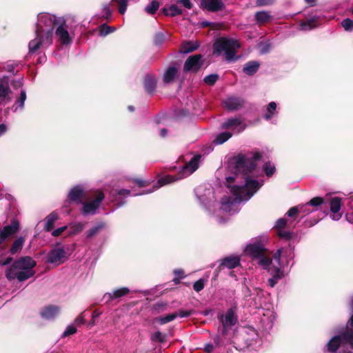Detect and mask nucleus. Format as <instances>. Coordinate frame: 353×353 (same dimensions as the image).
Masks as SVG:
<instances>
[{
	"label": "nucleus",
	"instance_id": "1",
	"mask_svg": "<svg viewBox=\"0 0 353 353\" xmlns=\"http://www.w3.org/2000/svg\"><path fill=\"white\" fill-rule=\"evenodd\" d=\"M261 157L259 152H250L239 154L234 159L235 176L225 179L232 196H225L222 198L219 213H236L239 210V204L248 201L262 185L263 181L259 182L247 176L256 168Z\"/></svg>",
	"mask_w": 353,
	"mask_h": 353
},
{
	"label": "nucleus",
	"instance_id": "2",
	"mask_svg": "<svg viewBox=\"0 0 353 353\" xmlns=\"http://www.w3.org/2000/svg\"><path fill=\"white\" fill-rule=\"evenodd\" d=\"M62 23H64L62 17L46 12L39 14L35 29L36 38L29 42V52L34 53L41 47L47 48L51 45L54 28Z\"/></svg>",
	"mask_w": 353,
	"mask_h": 353
},
{
	"label": "nucleus",
	"instance_id": "3",
	"mask_svg": "<svg viewBox=\"0 0 353 353\" xmlns=\"http://www.w3.org/2000/svg\"><path fill=\"white\" fill-rule=\"evenodd\" d=\"M35 265L36 261L30 256L21 257L7 268L6 276L9 281H26L34 275Z\"/></svg>",
	"mask_w": 353,
	"mask_h": 353
},
{
	"label": "nucleus",
	"instance_id": "4",
	"mask_svg": "<svg viewBox=\"0 0 353 353\" xmlns=\"http://www.w3.org/2000/svg\"><path fill=\"white\" fill-rule=\"evenodd\" d=\"M201 155L196 154L193 156L191 159L183 166L178 174L176 176L174 175H166L160 178L158 181L154 184L152 189L145 190L144 192L132 194L133 196L141 195L143 194H150L156 190L159 189L163 185L171 183L176 181L180 180L185 177H187L195 172L199 166Z\"/></svg>",
	"mask_w": 353,
	"mask_h": 353
},
{
	"label": "nucleus",
	"instance_id": "5",
	"mask_svg": "<svg viewBox=\"0 0 353 353\" xmlns=\"http://www.w3.org/2000/svg\"><path fill=\"white\" fill-rule=\"evenodd\" d=\"M341 345H349L353 348V296L350 301V317L347 324V329L339 335L333 336L326 345V351L336 352Z\"/></svg>",
	"mask_w": 353,
	"mask_h": 353
},
{
	"label": "nucleus",
	"instance_id": "6",
	"mask_svg": "<svg viewBox=\"0 0 353 353\" xmlns=\"http://www.w3.org/2000/svg\"><path fill=\"white\" fill-rule=\"evenodd\" d=\"M240 47L241 44L237 39L220 37L214 43L213 54L217 57L223 54L227 61H234L238 59L236 53Z\"/></svg>",
	"mask_w": 353,
	"mask_h": 353
},
{
	"label": "nucleus",
	"instance_id": "7",
	"mask_svg": "<svg viewBox=\"0 0 353 353\" xmlns=\"http://www.w3.org/2000/svg\"><path fill=\"white\" fill-rule=\"evenodd\" d=\"M283 252V250L282 248L279 249L274 255V260L276 265H272L271 263L268 268H265L272 275V277L268 279V284L271 288L274 287L278 280L281 279L284 276L282 268H284L285 265L283 262L281 261Z\"/></svg>",
	"mask_w": 353,
	"mask_h": 353
},
{
	"label": "nucleus",
	"instance_id": "8",
	"mask_svg": "<svg viewBox=\"0 0 353 353\" xmlns=\"http://www.w3.org/2000/svg\"><path fill=\"white\" fill-rule=\"evenodd\" d=\"M246 252L256 261V263L263 268H268L272 263V261L265 256L264 245L260 242L250 244L246 247Z\"/></svg>",
	"mask_w": 353,
	"mask_h": 353
},
{
	"label": "nucleus",
	"instance_id": "9",
	"mask_svg": "<svg viewBox=\"0 0 353 353\" xmlns=\"http://www.w3.org/2000/svg\"><path fill=\"white\" fill-rule=\"evenodd\" d=\"M259 314L261 316V322L265 329H271L276 318L272 304L268 303L265 305V308H260L259 310Z\"/></svg>",
	"mask_w": 353,
	"mask_h": 353
},
{
	"label": "nucleus",
	"instance_id": "10",
	"mask_svg": "<svg viewBox=\"0 0 353 353\" xmlns=\"http://www.w3.org/2000/svg\"><path fill=\"white\" fill-rule=\"evenodd\" d=\"M196 195L201 204L206 208H209L214 201V192L212 188H207L204 185H200L195 189Z\"/></svg>",
	"mask_w": 353,
	"mask_h": 353
},
{
	"label": "nucleus",
	"instance_id": "11",
	"mask_svg": "<svg viewBox=\"0 0 353 353\" xmlns=\"http://www.w3.org/2000/svg\"><path fill=\"white\" fill-rule=\"evenodd\" d=\"M236 307L228 309L225 314L219 316V319L223 326V334L226 333L227 329L234 325L237 322V317L235 315Z\"/></svg>",
	"mask_w": 353,
	"mask_h": 353
},
{
	"label": "nucleus",
	"instance_id": "12",
	"mask_svg": "<svg viewBox=\"0 0 353 353\" xmlns=\"http://www.w3.org/2000/svg\"><path fill=\"white\" fill-rule=\"evenodd\" d=\"M245 125L242 123L239 118H231L225 121L221 124V129L227 130V131H232L233 133H239L244 130Z\"/></svg>",
	"mask_w": 353,
	"mask_h": 353
},
{
	"label": "nucleus",
	"instance_id": "13",
	"mask_svg": "<svg viewBox=\"0 0 353 353\" xmlns=\"http://www.w3.org/2000/svg\"><path fill=\"white\" fill-rule=\"evenodd\" d=\"M203 65L202 56L201 54H194L190 56L185 61L183 70L185 72H196Z\"/></svg>",
	"mask_w": 353,
	"mask_h": 353
},
{
	"label": "nucleus",
	"instance_id": "14",
	"mask_svg": "<svg viewBox=\"0 0 353 353\" xmlns=\"http://www.w3.org/2000/svg\"><path fill=\"white\" fill-rule=\"evenodd\" d=\"M323 203V199L321 197H314L308 203L299 205V211L300 214H309L310 213L317 210L318 206Z\"/></svg>",
	"mask_w": 353,
	"mask_h": 353
},
{
	"label": "nucleus",
	"instance_id": "15",
	"mask_svg": "<svg viewBox=\"0 0 353 353\" xmlns=\"http://www.w3.org/2000/svg\"><path fill=\"white\" fill-rule=\"evenodd\" d=\"M104 199V194L103 192H99L94 200L91 202L85 203L82 208V213L85 215L94 214L96 210L99 207V205L102 200Z\"/></svg>",
	"mask_w": 353,
	"mask_h": 353
},
{
	"label": "nucleus",
	"instance_id": "16",
	"mask_svg": "<svg viewBox=\"0 0 353 353\" xmlns=\"http://www.w3.org/2000/svg\"><path fill=\"white\" fill-rule=\"evenodd\" d=\"M12 92L5 78H0V105L6 104L12 99Z\"/></svg>",
	"mask_w": 353,
	"mask_h": 353
},
{
	"label": "nucleus",
	"instance_id": "17",
	"mask_svg": "<svg viewBox=\"0 0 353 353\" xmlns=\"http://www.w3.org/2000/svg\"><path fill=\"white\" fill-rule=\"evenodd\" d=\"M201 8L210 12L223 10L224 3L222 0H201Z\"/></svg>",
	"mask_w": 353,
	"mask_h": 353
},
{
	"label": "nucleus",
	"instance_id": "18",
	"mask_svg": "<svg viewBox=\"0 0 353 353\" xmlns=\"http://www.w3.org/2000/svg\"><path fill=\"white\" fill-rule=\"evenodd\" d=\"M330 207L332 212L330 218L334 221H339L342 216L341 214L339 213L341 208V199L339 197H334L331 199Z\"/></svg>",
	"mask_w": 353,
	"mask_h": 353
},
{
	"label": "nucleus",
	"instance_id": "19",
	"mask_svg": "<svg viewBox=\"0 0 353 353\" xmlns=\"http://www.w3.org/2000/svg\"><path fill=\"white\" fill-rule=\"evenodd\" d=\"M19 228V224L17 221H12L10 225L4 227L0 230V245L8 236L15 234Z\"/></svg>",
	"mask_w": 353,
	"mask_h": 353
},
{
	"label": "nucleus",
	"instance_id": "20",
	"mask_svg": "<svg viewBox=\"0 0 353 353\" xmlns=\"http://www.w3.org/2000/svg\"><path fill=\"white\" fill-rule=\"evenodd\" d=\"M224 107L228 110H237L244 105V101L239 97H229L223 102Z\"/></svg>",
	"mask_w": 353,
	"mask_h": 353
},
{
	"label": "nucleus",
	"instance_id": "21",
	"mask_svg": "<svg viewBox=\"0 0 353 353\" xmlns=\"http://www.w3.org/2000/svg\"><path fill=\"white\" fill-rule=\"evenodd\" d=\"M56 30V35L58 37L60 42L63 45L69 44L72 42V38L70 37L68 30L66 29L65 23L61 25H57Z\"/></svg>",
	"mask_w": 353,
	"mask_h": 353
},
{
	"label": "nucleus",
	"instance_id": "22",
	"mask_svg": "<svg viewBox=\"0 0 353 353\" xmlns=\"http://www.w3.org/2000/svg\"><path fill=\"white\" fill-rule=\"evenodd\" d=\"M60 309L58 306L49 305L44 307L41 312V316L46 320H52L59 314Z\"/></svg>",
	"mask_w": 353,
	"mask_h": 353
},
{
	"label": "nucleus",
	"instance_id": "23",
	"mask_svg": "<svg viewBox=\"0 0 353 353\" xmlns=\"http://www.w3.org/2000/svg\"><path fill=\"white\" fill-rule=\"evenodd\" d=\"M65 254V252L63 248H55L49 253L48 261L50 263H59Z\"/></svg>",
	"mask_w": 353,
	"mask_h": 353
},
{
	"label": "nucleus",
	"instance_id": "24",
	"mask_svg": "<svg viewBox=\"0 0 353 353\" xmlns=\"http://www.w3.org/2000/svg\"><path fill=\"white\" fill-rule=\"evenodd\" d=\"M83 194V190L81 186L74 187L70 190L68 194V200L70 201L82 203L81 197Z\"/></svg>",
	"mask_w": 353,
	"mask_h": 353
},
{
	"label": "nucleus",
	"instance_id": "25",
	"mask_svg": "<svg viewBox=\"0 0 353 353\" xmlns=\"http://www.w3.org/2000/svg\"><path fill=\"white\" fill-rule=\"evenodd\" d=\"M130 292L128 288H121L114 290L112 293L105 294L103 298L107 302L111 301L115 299L122 297Z\"/></svg>",
	"mask_w": 353,
	"mask_h": 353
},
{
	"label": "nucleus",
	"instance_id": "26",
	"mask_svg": "<svg viewBox=\"0 0 353 353\" xmlns=\"http://www.w3.org/2000/svg\"><path fill=\"white\" fill-rule=\"evenodd\" d=\"M240 264V259L238 256H229L221 260V265L228 269H233L239 266Z\"/></svg>",
	"mask_w": 353,
	"mask_h": 353
},
{
	"label": "nucleus",
	"instance_id": "27",
	"mask_svg": "<svg viewBox=\"0 0 353 353\" xmlns=\"http://www.w3.org/2000/svg\"><path fill=\"white\" fill-rule=\"evenodd\" d=\"M199 46L200 44L198 41H185L181 44L179 51L181 54H188L196 50Z\"/></svg>",
	"mask_w": 353,
	"mask_h": 353
},
{
	"label": "nucleus",
	"instance_id": "28",
	"mask_svg": "<svg viewBox=\"0 0 353 353\" xmlns=\"http://www.w3.org/2000/svg\"><path fill=\"white\" fill-rule=\"evenodd\" d=\"M321 23L320 17L314 16L309 19L308 20L303 21L301 23V29L302 30H310L315 27L318 26V25Z\"/></svg>",
	"mask_w": 353,
	"mask_h": 353
},
{
	"label": "nucleus",
	"instance_id": "29",
	"mask_svg": "<svg viewBox=\"0 0 353 353\" xmlns=\"http://www.w3.org/2000/svg\"><path fill=\"white\" fill-rule=\"evenodd\" d=\"M287 223V221L284 218L279 219L276 223V228L278 229V235L286 239L291 238L292 234L288 231L282 230Z\"/></svg>",
	"mask_w": 353,
	"mask_h": 353
},
{
	"label": "nucleus",
	"instance_id": "30",
	"mask_svg": "<svg viewBox=\"0 0 353 353\" xmlns=\"http://www.w3.org/2000/svg\"><path fill=\"white\" fill-rule=\"evenodd\" d=\"M254 19L258 24H263L270 21L272 17L268 11H259L254 14Z\"/></svg>",
	"mask_w": 353,
	"mask_h": 353
},
{
	"label": "nucleus",
	"instance_id": "31",
	"mask_svg": "<svg viewBox=\"0 0 353 353\" xmlns=\"http://www.w3.org/2000/svg\"><path fill=\"white\" fill-rule=\"evenodd\" d=\"M157 81L151 74L145 75L144 79V88L148 93H152L156 88Z\"/></svg>",
	"mask_w": 353,
	"mask_h": 353
},
{
	"label": "nucleus",
	"instance_id": "32",
	"mask_svg": "<svg viewBox=\"0 0 353 353\" xmlns=\"http://www.w3.org/2000/svg\"><path fill=\"white\" fill-rule=\"evenodd\" d=\"M26 99V92L24 90H21L19 97L16 100L11 108L12 111L16 112L17 111L22 110L24 107Z\"/></svg>",
	"mask_w": 353,
	"mask_h": 353
},
{
	"label": "nucleus",
	"instance_id": "33",
	"mask_svg": "<svg viewBox=\"0 0 353 353\" xmlns=\"http://www.w3.org/2000/svg\"><path fill=\"white\" fill-rule=\"evenodd\" d=\"M25 238L23 236L18 237L12 243L10 252L12 254L19 252L23 247Z\"/></svg>",
	"mask_w": 353,
	"mask_h": 353
},
{
	"label": "nucleus",
	"instance_id": "34",
	"mask_svg": "<svg viewBox=\"0 0 353 353\" xmlns=\"http://www.w3.org/2000/svg\"><path fill=\"white\" fill-rule=\"evenodd\" d=\"M177 73V70L174 66H170L163 74V81L169 83L173 81Z\"/></svg>",
	"mask_w": 353,
	"mask_h": 353
},
{
	"label": "nucleus",
	"instance_id": "35",
	"mask_svg": "<svg viewBox=\"0 0 353 353\" xmlns=\"http://www.w3.org/2000/svg\"><path fill=\"white\" fill-rule=\"evenodd\" d=\"M259 68V63L257 61H250L243 67V72L248 75H253L256 72Z\"/></svg>",
	"mask_w": 353,
	"mask_h": 353
},
{
	"label": "nucleus",
	"instance_id": "36",
	"mask_svg": "<svg viewBox=\"0 0 353 353\" xmlns=\"http://www.w3.org/2000/svg\"><path fill=\"white\" fill-rule=\"evenodd\" d=\"M162 12L166 16L175 17L182 14V10L176 5H172L169 8H163Z\"/></svg>",
	"mask_w": 353,
	"mask_h": 353
},
{
	"label": "nucleus",
	"instance_id": "37",
	"mask_svg": "<svg viewBox=\"0 0 353 353\" xmlns=\"http://www.w3.org/2000/svg\"><path fill=\"white\" fill-rule=\"evenodd\" d=\"M58 216L55 212L50 213L46 218L45 230L46 231H51L53 229L54 222L57 220Z\"/></svg>",
	"mask_w": 353,
	"mask_h": 353
},
{
	"label": "nucleus",
	"instance_id": "38",
	"mask_svg": "<svg viewBox=\"0 0 353 353\" xmlns=\"http://www.w3.org/2000/svg\"><path fill=\"white\" fill-rule=\"evenodd\" d=\"M232 136V132L230 131H225L219 133L216 135L214 142L216 144H223L228 141Z\"/></svg>",
	"mask_w": 353,
	"mask_h": 353
},
{
	"label": "nucleus",
	"instance_id": "39",
	"mask_svg": "<svg viewBox=\"0 0 353 353\" xmlns=\"http://www.w3.org/2000/svg\"><path fill=\"white\" fill-rule=\"evenodd\" d=\"M276 104L275 102L272 101L270 102L268 106H267V113L264 114V119L265 120H270L272 116L274 115V112H276Z\"/></svg>",
	"mask_w": 353,
	"mask_h": 353
},
{
	"label": "nucleus",
	"instance_id": "40",
	"mask_svg": "<svg viewBox=\"0 0 353 353\" xmlns=\"http://www.w3.org/2000/svg\"><path fill=\"white\" fill-rule=\"evenodd\" d=\"M159 8V1L154 0L145 8V10L150 14H153Z\"/></svg>",
	"mask_w": 353,
	"mask_h": 353
},
{
	"label": "nucleus",
	"instance_id": "41",
	"mask_svg": "<svg viewBox=\"0 0 353 353\" xmlns=\"http://www.w3.org/2000/svg\"><path fill=\"white\" fill-rule=\"evenodd\" d=\"M263 169L268 176H272L276 170L274 165L270 162L265 163L263 166Z\"/></svg>",
	"mask_w": 353,
	"mask_h": 353
},
{
	"label": "nucleus",
	"instance_id": "42",
	"mask_svg": "<svg viewBox=\"0 0 353 353\" xmlns=\"http://www.w3.org/2000/svg\"><path fill=\"white\" fill-rule=\"evenodd\" d=\"M177 317V315L175 314V313L169 314L164 316L160 317L159 319V322L161 324H165L167 323H169L170 321H172Z\"/></svg>",
	"mask_w": 353,
	"mask_h": 353
},
{
	"label": "nucleus",
	"instance_id": "43",
	"mask_svg": "<svg viewBox=\"0 0 353 353\" xmlns=\"http://www.w3.org/2000/svg\"><path fill=\"white\" fill-rule=\"evenodd\" d=\"M119 5V12L123 14L127 9L129 0H114Z\"/></svg>",
	"mask_w": 353,
	"mask_h": 353
},
{
	"label": "nucleus",
	"instance_id": "44",
	"mask_svg": "<svg viewBox=\"0 0 353 353\" xmlns=\"http://www.w3.org/2000/svg\"><path fill=\"white\" fill-rule=\"evenodd\" d=\"M218 78L219 76L216 74H209L204 78V82L209 85H212L218 80Z\"/></svg>",
	"mask_w": 353,
	"mask_h": 353
},
{
	"label": "nucleus",
	"instance_id": "45",
	"mask_svg": "<svg viewBox=\"0 0 353 353\" xmlns=\"http://www.w3.org/2000/svg\"><path fill=\"white\" fill-rule=\"evenodd\" d=\"M341 25L346 31L353 30V21L349 18L344 19Z\"/></svg>",
	"mask_w": 353,
	"mask_h": 353
},
{
	"label": "nucleus",
	"instance_id": "46",
	"mask_svg": "<svg viewBox=\"0 0 353 353\" xmlns=\"http://www.w3.org/2000/svg\"><path fill=\"white\" fill-rule=\"evenodd\" d=\"M114 30V28L111 27V26H108L105 24H103V26H101V30H100V35L101 36H106L107 34L112 32Z\"/></svg>",
	"mask_w": 353,
	"mask_h": 353
},
{
	"label": "nucleus",
	"instance_id": "47",
	"mask_svg": "<svg viewBox=\"0 0 353 353\" xmlns=\"http://www.w3.org/2000/svg\"><path fill=\"white\" fill-rule=\"evenodd\" d=\"M194 312L193 310H180L177 312H175V314L177 315V317L184 318L191 316Z\"/></svg>",
	"mask_w": 353,
	"mask_h": 353
},
{
	"label": "nucleus",
	"instance_id": "48",
	"mask_svg": "<svg viewBox=\"0 0 353 353\" xmlns=\"http://www.w3.org/2000/svg\"><path fill=\"white\" fill-rule=\"evenodd\" d=\"M76 332H77V328L75 327V326L73 325H70L65 328V331L63 332V333L62 334V336L64 337V336H67L69 335H72Z\"/></svg>",
	"mask_w": 353,
	"mask_h": 353
},
{
	"label": "nucleus",
	"instance_id": "49",
	"mask_svg": "<svg viewBox=\"0 0 353 353\" xmlns=\"http://www.w3.org/2000/svg\"><path fill=\"white\" fill-rule=\"evenodd\" d=\"M151 339L152 341L163 342L165 339V336L161 332L157 331L152 334Z\"/></svg>",
	"mask_w": 353,
	"mask_h": 353
},
{
	"label": "nucleus",
	"instance_id": "50",
	"mask_svg": "<svg viewBox=\"0 0 353 353\" xmlns=\"http://www.w3.org/2000/svg\"><path fill=\"white\" fill-rule=\"evenodd\" d=\"M164 41H165V35L163 33L159 32V33L156 34V35L154 37V43L156 45L160 46L164 42Z\"/></svg>",
	"mask_w": 353,
	"mask_h": 353
},
{
	"label": "nucleus",
	"instance_id": "51",
	"mask_svg": "<svg viewBox=\"0 0 353 353\" xmlns=\"http://www.w3.org/2000/svg\"><path fill=\"white\" fill-rule=\"evenodd\" d=\"M204 288V281L203 279H199L196 281L193 285V288L196 292H200Z\"/></svg>",
	"mask_w": 353,
	"mask_h": 353
},
{
	"label": "nucleus",
	"instance_id": "52",
	"mask_svg": "<svg viewBox=\"0 0 353 353\" xmlns=\"http://www.w3.org/2000/svg\"><path fill=\"white\" fill-rule=\"evenodd\" d=\"M83 227H84V225L81 223H75L72 226V231L70 233L71 234L78 233L83 230Z\"/></svg>",
	"mask_w": 353,
	"mask_h": 353
},
{
	"label": "nucleus",
	"instance_id": "53",
	"mask_svg": "<svg viewBox=\"0 0 353 353\" xmlns=\"http://www.w3.org/2000/svg\"><path fill=\"white\" fill-rule=\"evenodd\" d=\"M299 205L291 208L287 212V215L290 217H292L296 216L298 214H300L299 211Z\"/></svg>",
	"mask_w": 353,
	"mask_h": 353
},
{
	"label": "nucleus",
	"instance_id": "54",
	"mask_svg": "<svg viewBox=\"0 0 353 353\" xmlns=\"http://www.w3.org/2000/svg\"><path fill=\"white\" fill-rule=\"evenodd\" d=\"M111 14H112V10L110 8V6L105 5L103 9V17H105V19H108L109 17H110Z\"/></svg>",
	"mask_w": 353,
	"mask_h": 353
},
{
	"label": "nucleus",
	"instance_id": "55",
	"mask_svg": "<svg viewBox=\"0 0 353 353\" xmlns=\"http://www.w3.org/2000/svg\"><path fill=\"white\" fill-rule=\"evenodd\" d=\"M274 0H256V3L258 6H266L272 5Z\"/></svg>",
	"mask_w": 353,
	"mask_h": 353
},
{
	"label": "nucleus",
	"instance_id": "56",
	"mask_svg": "<svg viewBox=\"0 0 353 353\" xmlns=\"http://www.w3.org/2000/svg\"><path fill=\"white\" fill-rule=\"evenodd\" d=\"M85 322V321L84 319L83 313H81L80 315H79L75 319V320L74 321V324H75L76 325H79L84 324Z\"/></svg>",
	"mask_w": 353,
	"mask_h": 353
},
{
	"label": "nucleus",
	"instance_id": "57",
	"mask_svg": "<svg viewBox=\"0 0 353 353\" xmlns=\"http://www.w3.org/2000/svg\"><path fill=\"white\" fill-rule=\"evenodd\" d=\"M67 228L68 227L66 225L59 228L54 230V231H52V235L54 236H58L61 235L67 229Z\"/></svg>",
	"mask_w": 353,
	"mask_h": 353
},
{
	"label": "nucleus",
	"instance_id": "58",
	"mask_svg": "<svg viewBox=\"0 0 353 353\" xmlns=\"http://www.w3.org/2000/svg\"><path fill=\"white\" fill-rule=\"evenodd\" d=\"M115 194L118 196H128L130 195V190L126 189H120L115 190Z\"/></svg>",
	"mask_w": 353,
	"mask_h": 353
},
{
	"label": "nucleus",
	"instance_id": "59",
	"mask_svg": "<svg viewBox=\"0 0 353 353\" xmlns=\"http://www.w3.org/2000/svg\"><path fill=\"white\" fill-rule=\"evenodd\" d=\"M100 228H101L100 226H96V227L92 228L88 232L87 236L92 237V236L95 235L99 231Z\"/></svg>",
	"mask_w": 353,
	"mask_h": 353
},
{
	"label": "nucleus",
	"instance_id": "60",
	"mask_svg": "<svg viewBox=\"0 0 353 353\" xmlns=\"http://www.w3.org/2000/svg\"><path fill=\"white\" fill-rule=\"evenodd\" d=\"M177 2L181 3L185 8L188 9H191L192 7V3L190 0H179Z\"/></svg>",
	"mask_w": 353,
	"mask_h": 353
},
{
	"label": "nucleus",
	"instance_id": "61",
	"mask_svg": "<svg viewBox=\"0 0 353 353\" xmlns=\"http://www.w3.org/2000/svg\"><path fill=\"white\" fill-rule=\"evenodd\" d=\"M270 49V44H264L261 46V54H265L269 52Z\"/></svg>",
	"mask_w": 353,
	"mask_h": 353
},
{
	"label": "nucleus",
	"instance_id": "62",
	"mask_svg": "<svg viewBox=\"0 0 353 353\" xmlns=\"http://www.w3.org/2000/svg\"><path fill=\"white\" fill-rule=\"evenodd\" d=\"M214 350V345L211 343H208L205 345L204 350L207 353H211Z\"/></svg>",
	"mask_w": 353,
	"mask_h": 353
},
{
	"label": "nucleus",
	"instance_id": "63",
	"mask_svg": "<svg viewBox=\"0 0 353 353\" xmlns=\"http://www.w3.org/2000/svg\"><path fill=\"white\" fill-rule=\"evenodd\" d=\"M7 125L4 123L0 124V137L4 134L7 131Z\"/></svg>",
	"mask_w": 353,
	"mask_h": 353
},
{
	"label": "nucleus",
	"instance_id": "64",
	"mask_svg": "<svg viewBox=\"0 0 353 353\" xmlns=\"http://www.w3.org/2000/svg\"><path fill=\"white\" fill-rule=\"evenodd\" d=\"M346 220L353 224V213H347L345 215Z\"/></svg>",
	"mask_w": 353,
	"mask_h": 353
}]
</instances>
